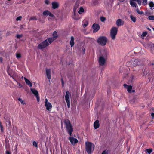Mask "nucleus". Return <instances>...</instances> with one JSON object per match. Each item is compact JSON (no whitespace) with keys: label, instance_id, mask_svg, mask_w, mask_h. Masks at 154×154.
<instances>
[{"label":"nucleus","instance_id":"f257e3e1","mask_svg":"<svg viewBox=\"0 0 154 154\" xmlns=\"http://www.w3.org/2000/svg\"><path fill=\"white\" fill-rule=\"evenodd\" d=\"M53 37L50 38L46 39L42 42L39 44L38 47V48L40 49H42L47 46L49 44L51 43L57 37V32L54 31L53 34Z\"/></svg>","mask_w":154,"mask_h":154},{"label":"nucleus","instance_id":"f03ea898","mask_svg":"<svg viewBox=\"0 0 154 154\" xmlns=\"http://www.w3.org/2000/svg\"><path fill=\"white\" fill-rule=\"evenodd\" d=\"M64 122L67 131L71 136L73 131L72 127L71 125L69 120L68 119L65 120Z\"/></svg>","mask_w":154,"mask_h":154},{"label":"nucleus","instance_id":"7ed1b4c3","mask_svg":"<svg viewBox=\"0 0 154 154\" xmlns=\"http://www.w3.org/2000/svg\"><path fill=\"white\" fill-rule=\"evenodd\" d=\"M86 149L87 153L91 154L94 150L95 146L94 144L88 142L85 143Z\"/></svg>","mask_w":154,"mask_h":154},{"label":"nucleus","instance_id":"20e7f679","mask_svg":"<svg viewBox=\"0 0 154 154\" xmlns=\"http://www.w3.org/2000/svg\"><path fill=\"white\" fill-rule=\"evenodd\" d=\"M107 41V38L105 36H101L99 37L97 40V42L102 46L105 45Z\"/></svg>","mask_w":154,"mask_h":154},{"label":"nucleus","instance_id":"39448f33","mask_svg":"<svg viewBox=\"0 0 154 154\" xmlns=\"http://www.w3.org/2000/svg\"><path fill=\"white\" fill-rule=\"evenodd\" d=\"M118 32V28L116 27H112L110 30V35L112 39L115 40Z\"/></svg>","mask_w":154,"mask_h":154},{"label":"nucleus","instance_id":"423d86ee","mask_svg":"<svg viewBox=\"0 0 154 154\" xmlns=\"http://www.w3.org/2000/svg\"><path fill=\"white\" fill-rule=\"evenodd\" d=\"M71 97V94L69 91H66V94L65 96V100L66 101L68 108L70 107V97Z\"/></svg>","mask_w":154,"mask_h":154},{"label":"nucleus","instance_id":"0eeeda50","mask_svg":"<svg viewBox=\"0 0 154 154\" xmlns=\"http://www.w3.org/2000/svg\"><path fill=\"white\" fill-rule=\"evenodd\" d=\"M106 58L103 57V56H101L98 58V62L99 64L101 66L104 65L106 62Z\"/></svg>","mask_w":154,"mask_h":154},{"label":"nucleus","instance_id":"6e6552de","mask_svg":"<svg viewBox=\"0 0 154 154\" xmlns=\"http://www.w3.org/2000/svg\"><path fill=\"white\" fill-rule=\"evenodd\" d=\"M30 90L32 93L36 97L38 102H39L40 101V98L38 94V91L36 89L32 88H30Z\"/></svg>","mask_w":154,"mask_h":154},{"label":"nucleus","instance_id":"1a4fd4ad","mask_svg":"<svg viewBox=\"0 0 154 154\" xmlns=\"http://www.w3.org/2000/svg\"><path fill=\"white\" fill-rule=\"evenodd\" d=\"M146 47L149 49L151 52L154 54V44L152 43L147 44Z\"/></svg>","mask_w":154,"mask_h":154},{"label":"nucleus","instance_id":"9d476101","mask_svg":"<svg viewBox=\"0 0 154 154\" xmlns=\"http://www.w3.org/2000/svg\"><path fill=\"white\" fill-rule=\"evenodd\" d=\"M45 106L46 107V109L48 110H49L52 108V105L48 101L47 98L45 99Z\"/></svg>","mask_w":154,"mask_h":154},{"label":"nucleus","instance_id":"9b49d317","mask_svg":"<svg viewBox=\"0 0 154 154\" xmlns=\"http://www.w3.org/2000/svg\"><path fill=\"white\" fill-rule=\"evenodd\" d=\"M92 28L93 29V32L95 33L97 32L99 30L100 26L98 24L94 23L93 25Z\"/></svg>","mask_w":154,"mask_h":154},{"label":"nucleus","instance_id":"f8f14e48","mask_svg":"<svg viewBox=\"0 0 154 154\" xmlns=\"http://www.w3.org/2000/svg\"><path fill=\"white\" fill-rule=\"evenodd\" d=\"M124 87L127 89L129 93L134 92L135 91L132 90V86L131 85H128L125 84L124 85Z\"/></svg>","mask_w":154,"mask_h":154},{"label":"nucleus","instance_id":"ddd939ff","mask_svg":"<svg viewBox=\"0 0 154 154\" xmlns=\"http://www.w3.org/2000/svg\"><path fill=\"white\" fill-rule=\"evenodd\" d=\"M79 5L77 2H76L75 5L74 6L73 11H74V16H73V18L75 20H77L79 19V18L76 17L75 15L76 14V10L77 8L79 6Z\"/></svg>","mask_w":154,"mask_h":154},{"label":"nucleus","instance_id":"4468645a","mask_svg":"<svg viewBox=\"0 0 154 154\" xmlns=\"http://www.w3.org/2000/svg\"><path fill=\"white\" fill-rule=\"evenodd\" d=\"M70 142L73 145H75V144L78 143V141L76 138L73 137H70L69 138Z\"/></svg>","mask_w":154,"mask_h":154},{"label":"nucleus","instance_id":"2eb2a0df","mask_svg":"<svg viewBox=\"0 0 154 154\" xmlns=\"http://www.w3.org/2000/svg\"><path fill=\"white\" fill-rule=\"evenodd\" d=\"M109 53V50L107 49H104L102 51V55L103 57L106 58L107 55Z\"/></svg>","mask_w":154,"mask_h":154},{"label":"nucleus","instance_id":"dca6fc26","mask_svg":"<svg viewBox=\"0 0 154 154\" xmlns=\"http://www.w3.org/2000/svg\"><path fill=\"white\" fill-rule=\"evenodd\" d=\"M124 23V22L121 19H118L116 22V24L119 26L123 25Z\"/></svg>","mask_w":154,"mask_h":154},{"label":"nucleus","instance_id":"f3484780","mask_svg":"<svg viewBox=\"0 0 154 154\" xmlns=\"http://www.w3.org/2000/svg\"><path fill=\"white\" fill-rule=\"evenodd\" d=\"M43 14L44 16H49L51 17H53L54 16L48 10L44 11Z\"/></svg>","mask_w":154,"mask_h":154},{"label":"nucleus","instance_id":"a211bd4d","mask_svg":"<svg viewBox=\"0 0 154 154\" xmlns=\"http://www.w3.org/2000/svg\"><path fill=\"white\" fill-rule=\"evenodd\" d=\"M52 8L54 9H56L59 7V4L57 2H53L52 3Z\"/></svg>","mask_w":154,"mask_h":154},{"label":"nucleus","instance_id":"6ab92c4d","mask_svg":"<svg viewBox=\"0 0 154 154\" xmlns=\"http://www.w3.org/2000/svg\"><path fill=\"white\" fill-rule=\"evenodd\" d=\"M46 74L48 78L50 80L51 79V70L50 69H47L46 70Z\"/></svg>","mask_w":154,"mask_h":154},{"label":"nucleus","instance_id":"aec40b11","mask_svg":"<svg viewBox=\"0 0 154 154\" xmlns=\"http://www.w3.org/2000/svg\"><path fill=\"white\" fill-rule=\"evenodd\" d=\"M140 63V61L137 59H136L132 63V64L134 66L139 65Z\"/></svg>","mask_w":154,"mask_h":154},{"label":"nucleus","instance_id":"412c9836","mask_svg":"<svg viewBox=\"0 0 154 154\" xmlns=\"http://www.w3.org/2000/svg\"><path fill=\"white\" fill-rule=\"evenodd\" d=\"M24 79L25 80L26 83L27 85H28L31 87L32 86V84L30 81H29L26 77H24Z\"/></svg>","mask_w":154,"mask_h":154},{"label":"nucleus","instance_id":"4be33fe9","mask_svg":"<svg viewBox=\"0 0 154 154\" xmlns=\"http://www.w3.org/2000/svg\"><path fill=\"white\" fill-rule=\"evenodd\" d=\"M94 126L95 129H97L99 127V124L98 120H97L94 122Z\"/></svg>","mask_w":154,"mask_h":154},{"label":"nucleus","instance_id":"5701e85b","mask_svg":"<svg viewBox=\"0 0 154 154\" xmlns=\"http://www.w3.org/2000/svg\"><path fill=\"white\" fill-rule=\"evenodd\" d=\"M130 4L132 7H135V8L138 7V6L137 5L136 2L132 1V0L130 1Z\"/></svg>","mask_w":154,"mask_h":154},{"label":"nucleus","instance_id":"b1692460","mask_svg":"<svg viewBox=\"0 0 154 154\" xmlns=\"http://www.w3.org/2000/svg\"><path fill=\"white\" fill-rule=\"evenodd\" d=\"M70 43L71 47H72L74 45V38L72 36L71 37V39L70 41Z\"/></svg>","mask_w":154,"mask_h":154},{"label":"nucleus","instance_id":"393cba45","mask_svg":"<svg viewBox=\"0 0 154 154\" xmlns=\"http://www.w3.org/2000/svg\"><path fill=\"white\" fill-rule=\"evenodd\" d=\"M130 18H131V20L134 22L135 23L136 22V17L132 15H131L130 16Z\"/></svg>","mask_w":154,"mask_h":154},{"label":"nucleus","instance_id":"a878e982","mask_svg":"<svg viewBox=\"0 0 154 154\" xmlns=\"http://www.w3.org/2000/svg\"><path fill=\"white\" fill-rule=\"evenodd\" d=\"M147 34V32H143L142 33V35H141V38L142 39H144L145 38V37L146 36V35Z\"/></svg>","mask_w":154,"mask_h":154},{"label":"nucleus","instance_id":"bb28decb","mask_svg":"<svg viewBox=\"0 0 154 154\" xmlns=\"http://www.w3.org/2000/svg\"><path fill=\"white\" fill-rule=\"evenodd\" d=\"M88 23L86 21H84L83 22L82 26L84 28H85L88 25Z\"/></svg>","mask_w":154,"mask_h":154},{"label":"nucleus","instance_id":"cd10ccee","mask_svg":"<svg viewBox=\"0 0 154 154\" xmlns=\"http://www.w3.org/2000/svg\"><path fill=\"white\" fill-rule=\"evenodd\" d=\"M147 0H143L142 3V5L143 6L146 5H147Z\"/></svg>","mask_w":154,"mask_h":154},{"label":"nucleus","instance_id":"c85d7f7f","mask_svg":"<svg viewBox=\"0 0 154 154\" xmlns=\"http://www.w3.org/2000/svg\"><path fill=\"white\" fill-rule=\"evenodd\" d=\"M149 5L151 8H152L154 7V3L152 1L150 2L149 3Z\"/></svg>","mask_w":154,"mask_h":154},{"label":"nucleus","instance_id":"c756f323","mask_svg":"<svg viewBox=\"0 0 154 154\" xmlns=\"http://www.w3.org/2000/svg\"><path fill=\"white\" fill-rule=\"evenodd\" d=\"M84 11V9L82 7H80V9L78 11L79 14H81Z\"/></svg>","mask_w":154,"mask_h":154},{"label":"nucleus","instance_id":"7c9ffc66","mask_svg":"<svg viewBox=\"0 0 154 154\" xmlns=\"http://www.w3.org/2000/svg\"><path fill=\"white\" fill-rule=\"evenodd\" d=\"M152 151V149L151 148L147 149L146 150V151L147 152V153H148V154H150Z\"/></svg>","mask_w":154,"mask_h":154},{"label":"nucleus","instance_id":"2f4dec72","mask_svg":"<svg viewBox=\"0 0 154 154\" xmlns=\"http://www.w3.org/2000/svg\"><path fill=\"white\" fill-rule=\"evenodd\" d=\"M136 11L137 13L139 14H143V12L142 11H140L139 9L138 8H137L136 10Z\"/></svg>","mask_w":154,"mask_h":154},{"label":"nucleus","instance_id":"473e14b6","mask_svg":"<svg viewBox=\"0 0 154 154\" xmlns=\"http://www.w3.org/2000/svg\"><path fill=\"white\" fill-rule=\"evenodd\" d=\"M4 118L5 119L6 122H8L9 126H10L11 127V122L10 121L9 119H5V117Z\"/></svg>","mask_w":154,"mask_h":154},{"label":"nucleus","instance_id":"72a5a7b5","mask_svg":"<svg viewBox=\"0 0 154 154\" xmlns=\"http://www.w3.org/2000/svg\"><path fill=\"white\" fill-rule=\"evenodd\" d=\"M148 18L150 20H154V16L152 15L148 17Z\"/></svg>","mask_w":154,"mask_h":154},{"label":"nucleus","instance_id":"f704fd0d","mask_svg":"<svg viewBox=\"0 0 154 154\" xmlns=\"http://www.w3.org/2000/svg\"><path fill=\"white\" fill-rule=\"evenodd\" d=\"M16 57L17 58H20L21 57V55L20 53H16Z\"/></svg>","mask_w":154,"mask_h":154},{"label":"nucleus","instance_id":"c9c22d12","mask_svg":"<svg viewBox=\"0 0 154 154\" xmlns=\"http://www.w3.org/2000/svg\"><path fill=\"white\" fill-rule=\"evenodd\" d=\"M18 100L20 101L22 104H25L24 100H22L21 98H19L18 99Z\"/></svg>","mask_w":154,"mask_h":154},{"label":"nucleus","instance_id":"e433bc0d","mask_svg":"<svg viewBox=\"0 0 154 154\" xmlns=\"http://www.w3.org/2000/svg\"><path fill=\"white\" fill-rule=\"evenodd\" d=\"M100 20L102 22H104L106 20V18L103 17H101L100 18Z\"/></svg>","mask_w":154,"mask_h":154},{"label":"nucleus","instance_id":"4c0bfd02","mask_svg":"<svg viewBox=\"0 0 154 154\" xmlns=\"http://www.w3.org/2000/svg\"><path fill=\"white\" fill-rule=\"evenodd\" d=\"M33 145L35 147H37L38 145L37 143L35 141H33Z\"/></svg>","mask_w":154,"mask_h":154},{"label":"nucleus","instance_id":"58836bf2","mask_svg":"<svg viewBox=\"0 0 154 154\" xmlns=\"http://www.w3.org/2000/svg\"><path fill=\"white\" fill-rule=\"evenodd\" d=\"M31 20H37L36 17V16H32L30 18Z\"/></svg>","mask_w":154,"mask_h":154},{"label":"nucleus","instance_id":"ea45409f","mask_svg":"<svg viewBox=\"0 0 154 154\" xmlns=\"http://www.w3.org/2000/svg\"><path fill=\"white\" fill-rule=\"evenodd\" d=\"M16 36L19 39L22 37V35H17Z\"/></svg>","mask_w":154,"mask_h":154},{"label":"nucleus","instance_id":"a19ab883","mask_svg":"<svg viewBox=\"0 0 154 154\" xmlns=\"http://www.w3.org/2000/svg\"><path fill=\"white\" fill-rule=\"evenodd\" d=\"M22 19V17L20 16L17 17L16 19V20L17 21L20 20Z\"/></svg>","mask_w":154,"mask_h":154},{"label":"nucleus","instance_id":"79ce46f5","mask_svg":"<svg viewBox=\"0 0 154 154\" xmlns=\"http://www.w3.org/2000/svg\"><path fill=\"white\" fill-rule=\"evenodd\" d=\"M137 2L138 5H139L140 6V5H141V1L140 0H137Z\"/></svg>","mask_w":154,"mask_h":154},{"label":"nucleus","instance_id":"37998d69","mask_svg":"<svg viewBox=\"0 0 154 154\" xmlns=\"http://www.w3.org/2000/svg\"><path fill=\"white\" fill-rule=\"evenodd\" d=\"M15 81H16V82L17 83V84L20 87V88H21L22 87V85L20 84V83H19L17 81H16V80H15Z\"/></svg>","mask_w":154,"mask_h":154},{"label":"nucleus","instance_id":"c03bdc74","mask_svg":"<svg viewBox=\"0 0 154 154\" xmlns=\"http://www.w3.org/2000/svg\"><path fill=\"white\" fill-rule=\"evenodd\" d=\"M0 130L1 132H3V128L2 125L0 126Z\"/></svg>","mask_w":154,"mask_h":154},{"label":"nucleus","instance_id":"a18cd8bd","mask_svg":"<svg viewBox=\"0 0 154 154\" xmlns=\"http://www.w3.org/2000/svg\"><path fill=\"white\" fill-rule=\"evenodd\" d=\"M108 151H106V150H105V151H104L103 152V153H102V154H108Z\"/></svg>","mask_w":154,"mask_h":154},{"label":"nucleus","instance_id":"49530a36","mask_svg":"<svg viewBox=\"0 0 154 154\" xmlns=\"http://www.w3.org/2000/svg\"><path fill=\"white\" fill-rule=\"evenodd\" d=\"M6 154H11L10 151L8 150L6 151Z\"/></svg>","mask_w":154,"mask_h":154},{"label":"nucleus","instance_id":"de8ad7c7","mask_svg":"<svg viewBox=\"0 0 154 154\" xmlns=\"http://www.w3.org/2000/svg\"><path fill=\"white\" fill-rule=\"evenodd\" d=\"M151 116L153 119L154 118V113H152L151 114Z\"/></svg>","mask_w":154,"mask_h":154},{"label":"nucleus","instance_id":"09e8293b","mask_svg":"<svg viewBox=\"0 0 154 154\" xmlns=\"http://www.w3.org/2000/svg\"><path fill=\"white\" fill-rule=\"evenodd\" d=\"M49 1L47 0H46L45 1V2L47 4H48L49 3Z\"/></svg>","mask_w":154,"mask_h":154},{"label":"nucleus","instance_id":"8fccbe9b","mask_svg":"<svg viewBox=\"0 0 154 154\" xmlns=\"http://www.w3.org/2000/svg\"><path fill=\"white\" fill-rule=\"evenodd\" d=\"M2 57H0V62H2Z\"/></svg>","mask_w":154,"mask_h":154},{"label":"nucleus","instance_id":"3c124183","mask_svg":"<svg viewBox=\"0 0 154 154\" xmlns=\"http://www.w3.org/2000/svg\"><path fill=\"white\" fill-rule=\"evenodd\" d=\"M82 50L83 51V54H84V53L85 51V49L84 48V49H83Z\"/></svg>","mask_w":154,"mask_h":154},{"label":"nucleus","instance_id":"603ef678","mask_svg":"<svg viewBox=\"0 0 154 154\" xmlns=\"http://www.w3.org/2000/svg\"><path fill=\"white\" fill-rule=\"evenodd\" d=\"M2 123L0 121V126H2Z\"/></svg>","mask_w":154,"mask_h":154},{"label":"nucleus","instance_id":"864d4df0","mask_svg":"<svg viewBox=\"0 0 154 154\" xmlns=\"http://www.w3.org/2000/svg\"><path fill=\"white\" fill-rule=\"evenodd\" d=\"M81 4H83L84 3V2H80Z\"/></svg>","mask_w":154,"mask_h":154},{"label":"nucleus","instance_id":"5fc2aeb1","mask_svg":"<svg viewBox=\"0 0 154 154\" xmlns=\"http://www.w3.org/2000/svg\"><path fill=\"white\" fill-rule=\"evenodd\" d=\"M148 30H150V29H149V28H148Z\"/></svg>","mask_w":154,"mask_h":154},{"label":"nucleus","instance_id":"6e6d98bb","mask_svg":"<svg viewBox=\"0 0 154 154\" xmlns=\"http://www.w3.org/2000/svg\"><path fill=\"white\" fill-rule=\"evenodd\" d=\"M119 0L120 1H122V2L123 1V0Z\"/></svg>","mask_w":154,"mask_h":154}]
</instances>
